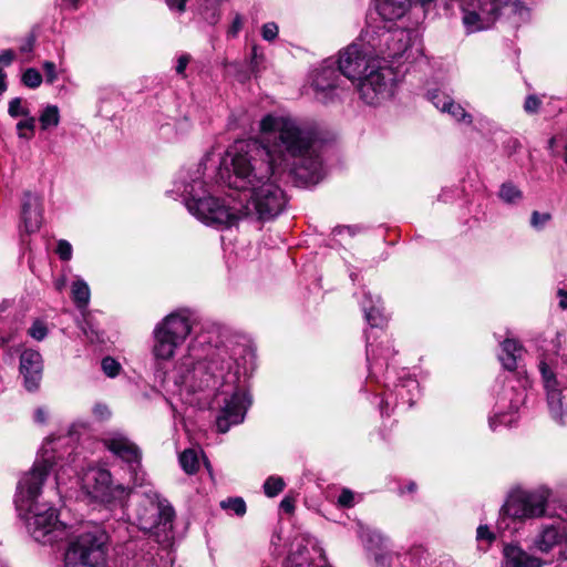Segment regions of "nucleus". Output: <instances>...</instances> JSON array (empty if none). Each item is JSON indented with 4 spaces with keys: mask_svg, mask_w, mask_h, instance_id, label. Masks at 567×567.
I'll return each instance as SVG.
<instances>
[{
    "mask_svg": "<svg viewBox=\"0 0 567 567\" xmlns=\"http://www.w3.org/2000/svg\"><path fill=\"white\" fill-rule=\"evenodd\" d=\"M259 130L272 140L236 142L220 163L218 178L229 188L249 192L246 213H282L288 199L268 182L288 174L299 185H317L326 176L323 143L316 128L291 116L268 114Z\"/></svg>",
    "mask_w": 567,
    "mask_h": 567,
    "instance_id": "1",
    "label": "nucleus"
},
{
    "mask_svg": "<svg viewBox=\"0 0 567 567\" xmlns=\"http://www.w3.org/2000/svg\"><path fill=\"white\" fill-rule=\"evenodd\" d=\"M244 352V346L225 329L210 326L196 333L172 371L182 400L189 405H202L218 391L231 393L216 416L219 433L243 423L251 403L241 385Z\"/></svg>",
    "mask_w": 567,
    "mask_h": 567,
    "instance_id": "2",
    "label": "nucleus"
},
{
    "mask_svg": "<svg viewBox=\"0 0 567 567\" xmlns=\"http://www.w3.org/2000/svg\"><path fill=\"white\" fill-rule=\"evenodd\" d=\"M68 437H51L47 440L41 454L35 460L32 468L20 478L14 496V504L19 516L25 522L27 529L31 537L43 545L53 544L69 537L68 527L59 520L58 512L48 503H40L41 488L51 471L55 472L56 488L65 484L68 472L75 474V470L68 462L64 455L71 457V451H60Z\"/></svg>",
    "mask_w": 567,
    "mask_h": 567,
    "instance_id": "3",
    "label": "nucleus"
},
{
    "mask_svg": "<svg viewBox=\"0 0 567 567\" xmlns=\"http://www.w3.org/2000/svg\"><path fill=\"white\" fill-rule=\"evenodd\" d=\"M195 322V315L189 309H179L155 324L151 353L157 370L174 358L176 350L190 334Z\"/></svg>",
    "mask_w": 567,
    "mask_h": 567,
    "instance_id": "4",
    "label": "nucleus"
},
{
    "mask_svg": "<svg viewBox=\"0 0 567 567\" xmlns=\"http://www.w3.org/2000/svg\"><path fill=\"white\" fill-rule=\"evenodd\" d=\"M209 154H206L193 173L181 178L169 193L182 197L186 209L189 213H241L230 205V197H220L212 194L206 187L202 177L205 174L206 162Z\"/></svg>",
    "mask_w": 567,
    "mask_h": 567,
    "instance_id": "5",
    "label": "nucleus"
},
{
    "mask_svg": "<svg viewBox=\"0 0 567 567\" xmlns=\"http://www.w3.org/2000/svg\"><path fill=\"white\" fill-rule=\"evenodd\" d=\"M363 39L368 42L370 51L374 52L384 65L400 64L413 56L416 33L410 29H391L384 24H377L363 31Z\"/></svg>",
    "mask_w": 567,
    "mask_h": 567,
    "instance_id": "6",
    "label": "nucleus"
},
{
    "mask_svg": "<svg viewBox=\"0 0 567 567\" xmlns=\"http://www.w3.org/2000/svg\"><path fill=\"white\" fill-rule=\"evenodd\" d=\"M460 9L466 33L491 28L503 9L517 16L518 21H524L528 17V9L520 0H461Z\"/></svg>",
    "mask_w": 567,
    "mask_h": 567,
    "instance_id": "7",
    "label": "nucleus"
},
{
    "mask_svg": "<svg viewBox=\"0 0 567 567\" xmlns=\"http://www.w3.org/2000/svg\"><path fill=\"white\" fill-rule=\"evenodd\" d=\"M551 494V489L545 485L533 489L514 491L499 511V527H503L502 524L506 518L526 522L546 516Z\"/></svg>",
    "mask_w": 567,
    "mask_h": 567,
    "instance_id": "8",
    "label": "nucleus"
},
{
    "mask_svg": "<svg viewBox=\"0 0 567 567\" xmlns=\"http://www.w3.org/2000/svg\"><path fill=\"white\" fill-rule=\"evenodd\" d=\"M174 515L171 504L152 493L137 505L135 522L140 529L153 534L157 542H165L172 532Z\"/></svg>",
    "mask_w": 567,
    "mask_h": 567,
    "instance_id": "9",
    "label": "nucleus"
},
{
    "mask_svg": "<svg viewBox=\"0 0 567 567\" xmlns=\"http://www.w3.org/2000/svg\"><path fill=\"white\" fill-rule=\"evenodd\" d=\"M105 535L84 530L74 536L64 554V567H107Z\"/></svg>",
    "mask_w": 567,
    "mask_h": 567,
    "instance_id": "10",
    "label": "nucleus"
},
{
    "mask_svg": "<svg viewBox=\"0 0 567 567\" xmlns=\"http://www.w3.org/2000/svg\"><path fill=\"white\" fill-rule=\"evenodd\" d=\"M395 74L392 68L381 62L357 81L361 100L368 105H379L393 95Z\"/></svg>",
    "mask_w": 567,
    "mask_h": 567,
    "instance_id": "11",
    "label": "nucleus"
},
{
    "mask_svg": "<svg viewBox=\"0 0 567 567\" xmlns=\"http://www.w3.org/2000/svg\"><path fill=\"white\" fill-rule=\"evenodd\" d=\"M380 63L374 52L368 48V42L363 39V32L360 39L340 52L338 65L341 74L353 83L367 74L372 68Z\"/></svg>",
    "mask_w": 567,
    "mask_h": 567,
    "instance_id": "12",
    "label": "nucleus"
},
{
    "mask_svg": "<svg viewBox=\"0 0 567 567\" xmlns=\"http://www.w3.org/2000/svg\"><path fill=\"white\" fill-rule=\"evenodd\" d=\"M79 481L90 497L102 503H110L125 492L122 485L113 484L110 471L99 466H89L79 476Z\"/></svg>",
    "mask_w": 567,
    "mask_h": 567,
    "instance_id": "13",
    "label": "nucleus"
},
{
    "mask_svg": "<svg viewBox=\"0 0 567 567\" xmlns=\"http://www.w3.org/2000/svg\"><path fill=\"white\" fill-rule=\"evenodd\" d=\"M526 390L524 386L515 388L513 385L504 386L498 395L494 413L488 417V425L492 431L499 426H512L517 422V412L525 403Z\"/></svg>",
    "mask_w": 567,
    "mask_h": 567,
    "instance_id": "14",
    "label": "nucleus"
},
{
    "mask_svg": "<svg viewBox=\"0 0 567 567\" xmlns=\"http://www.w3.org/2000/svg\"><path fill=\"white\" fill-rule=\"evenodd\" d=\"M544 388L547 395V404L551 419L560 424L567 423V402L563 390L559 388L558 381L549 367L542 362L539 364Z\"/></svg>",
    "mask_w": 567,
    "mask_h": 567,
    "instance_id": "15",
    "label": "nucleus"
},
{
    "mask_svg": "<svg viewBox=\"0 0 567 567\" xmlns=\"http://www.w3.org/2000/svg\"><path fill=\"white\" fill-rule=\"evenodd\" d=\"M324 563L322 549L317 546L316 542L301 537L296 538L292 543L285 567H320Z\"/></svg>",
    "mask_w": 567,
    "mask_h": 567,
    "instance_id": "16",
    "label": "nucleus"
},
{
    "mask_svg": "<svg viewBox=\"0 0 567 567\" xmlns=\"http://www.w3.org/2000/svg\"><path fill=\"white\" fill-rule=\"evenodd\" d=\"M102 443L113 455L130 466L134 467L140 464L142 457L140 447L123 432H105L102 436Z\"/></svg>",
    "mask_w": 567,
    "mask_h": 567,
    "instance_id": "17",
    "label": "nucleus"
},
{
    "mask_svg": "<svg viewBox=\"0 0 567 567\" xmlns=\"http://www.w3.org/2000/svg\"><path fill=\"white\" fill-rule=\"evenodd\" d=\"M341 72L334 68L333 62H324L322 66L316 70L312 79V86L316 91V99L322 103H328L334 99L336 91L340 87Z\"/></svg>",
    "mask_w": 567,
    "mask_h": 567,
    "instance_id": "18",
    "label": "nucleus"
},
{
    "mask_svg": "<svg viewBox=\"0 0 567 567\" xmlns=\"http://www.w3.org/2000/svg\"><path fill=\"white\" fill-rule=\"evenodd\" d=\"M385 381V386L389 392L381 402L380 409L382 413L384 412L385 406L388 408L392 404H396L398 401H401L403 404H408L409 406L413 405L420 392L419 382L414 378L405 375L401 377L399 379V383L393 384V391L390 390L391 378L389 375V371H386Z\"/></svg>",
    "mask_w": 567,
    "mask_h": 567,
    "instance_id": "19",
    "label": "nucleus"
},
{
    "mask_svg": "<svg viewBox=\"0 0 567 567\" xmlns=\"http://www.w3.org/2000/svg\"><path fill=\"white\" fill-rule=\"evenodd\" d=\"M19 370L23 377L25 389L30 392L38 390L43 372V360L40 352L34 349H24L20 354Z\"/></svg>",
    "mask_w": 567,
    "mask_h": 567,
    "instance_id": "20",
    "label": "nucleus"
},
{
    "mask_svg": "<svg viewBox=\"0 0 567 567\" xmlns=\"http://www.w3.org/2000/svg\"><path fill=\"white\" fill-rule=\"evenodd\" d=\"M501 567H543L542 558L526 551L517 544H505Z\"/></svg>",
    "mask_w": 567,
    "mask_h": 567,
    "instance_id": "21",
    "label": "nucleus"
},
{
    "mask_svg": "<svg viewBox=\"0 0 567 567\" xmlns=\"http://www.w3.org/2000/svg\"><path fill=\"white\" fill-rule=\"evenodd\" d=\"M411 0H375V9L384 21L403 18L410 10Z\"/></svg>",
    "mask_w": 567,
    "mask_h": 567,
    "instance_id": "22",
    "label": "nucleus"
},
{
    "mask_svg": "<svg viewBox=\"0 0 567 567\" xmlns=\"http://www.w3.org/2000/svg\"><path fill=\"white\" fill-rule=\"evenodd\" d=\"M370 337H367V359L370 364V375L375 374L378 369L383 367L382 361H388L394 354V350L390 344V341L381 343L374 347L370 341Z\"/></svg>",
    "mask_w": 567,
    "mask_h": 567,
    "instance_id": "23",
    "label": "nucleus"
},
{
    "mask_svg": "<svg viewBox=\"0 0 567 567\" xmlns=\"http://www.w3.org/2000/svg\"><path fill=\"white\" fill-rule=\"evenodd\" d=\"M524 352V348L515 339H506L502 342L499 360L505 369L514 371L518 368V361Z\"/></svg>",
    "mask_w": 567,
    "mask_h": 567,
    "instance_id": "24",
    "label": "nucleus"
},
{
    "mask_svg": "<svg viewBox=\"0 0 567 567\" xmlns=\"http://www.w3.org/2000/svg\"><path fill=\"white\" fill-rule=\"evenodd\" d=\"M361 306L365 320L372 328L383 326L385 318L382 315L381 301L378 296L373 298L370 293H364V299L362 300Z\"/></svg>",
    "mask_w": 567,
    "mask_h": 567,
    "instance_id": "25",
    "label": "nucleus"
},
{
    "mask_svg": "<svg viewBox=\"0 0 567 567\" xmlns=\"http://www.w3.org/2000/svg\"><path fill=\"white\" fill-rule=\"evenodd\" d=\"M197 220L206 227L224 230L238 224L240 215H195Z\"/></svg>",
    "mask_w": 567,
    "mask_h": 567,
    "instance_id": "26",
    "label": "nucleus"
},
{
    "mask_svg": "<svg viewBox=\"0 0 567 567\" xmlns=\"http://www.w3.org/2000/svg\"><path fill=\"white\" fill-rule=\"evenodd\" d=\"M72 299L81 312H86L90 302L91 291L89 285L81 278H76L71 286Z\"/></svg>",
    "mask_w": 567,
    "mask_h": 567,
    "instance_id": "27",
    "label": "nucleus"
},
{
    "mask_svg": "<svg viewBox=\"0 0 567 567\" xmlns=\"http://www.w3.org/2000/svg\"><path fill=\"white\" fill-rule=\"evenodd\" d=\"M126 567H161L155 558V554L148 549L141 548L128 557Z\"/></svg>",
    "mask_w": 567,
    "mask_h": 567,
    "instance_id": "28",
    "label": "nucleus"
},
{
    "mask_svg": "<svg viewBox=\"0 0 567 567\" xmlns=\"http://www.w3.org/2000/svg\"><path fill=\"white\" fill-rule=\"evenodd\" d=\"M40 127L42 131L54 128L60 123V111L56 105H47L39 116Z\"/></svg>",
    "mask_w": 567,
    "mask_h": 567,
    "instance_id": "29",
    "label": "nucleus"
},
{
    "mask_svg": "<svg viewBox=\"0 0 567 567\" xmlns=\"http://www.w3.org/2000/svg\"><path fill=\"white\" fill-rule=\"evenodd\" d=\"M498 197L505 203L516 204L523 199V193L512 182H505L499 187Z\"/></svg>",
    "mask_w": 567,
    "mask_h": 567,
    "instance_id": "30",
    "label": "nucleus"
},
{
    "mask_svg": "<svg viewBox=\"0 0 567 567\" xmlns=\"http://www.w3.org/2000/svg\"><path fill=\"white\" fill-rule=\"evenodd\" d=\"M81 315H82V320L79 321V327L81 328V330L83 331L85 337L91 342L102 341V336H101L99 329L95 328L93 326V323L91 322L90 313L86 311V312H81Z\"/></svg>",
    "mask_w": 567,
    "mask_h": 567,
    "instance_id": "31",
    "label": "nucleus"
},
{
    "mask_svg": "<svg viewBox=\"0 0 567 567\" xmlns=\"http://www.w3.org/2000/svg\"><path fill=\"white\" fill-rule=\"evenodd\" d=\"M179 464L187 474L196 473L199 466L197 453L194 450H185L179 455Z\"/></svg>",
    "mask_w": 567,
    "mask_h": 567,
    "instance_id": "32",
    "label": "nucleus"
},
{
    "mask_svg": "<svg viewBox=\"0 0 567 567\" xmlns=\"http://www.w3.org/2000/svg\"><path fill=\"white\" fill-rule=\"evenodd\" d=\"M17 134L19 138L30 141L34 135L35 118L33 116H27L17 123Z\"/></svg>",
    "mask_w": 567,
    "mask_h": 567,
    "instance_id": "33",
    "label": "nucleus"
},
{
    "mask_svg": "<svg viewBox=\"0 0 567 567\" xmlns=\"http://www.w3.org/2000/svg\"><path fill=\"white\" fill-rule=\"evenodd\" d=\"M445 113H449L452 117H454L457 122H463L466 124H471L473 118L472 115L468 114L461 104L455 103L452 99L447 104H444Z\"/></svg>",
    "mask_w": 567,
    "mask_h": 567,
    "instance_id": "34",
    "label": "nucleus"
},
{
    "mask_svg": "<svg viewBox=\"0 0 567 567\" xmlns=\"http://www.w3.org/2000/svg\"><path fill=\"white\" fill-rule=\"evenodd\" d=\"M230 128H240L243 131H250L254 126V118L245 111L233 114L229 118Z\"/></svg>",
    "mask_w": 567,
    "mask_h": 567,
    "instance_id": "35",
    "label": "nucleus"
},
{
    "mask_svg": "<svg viewBox=\"0 0 567 567\" xmlns=\"http://www.w3.org/2000/svg\"><path fill=\"white\" fill-rule=\"evenodd\" d=\"M220 507L225 511L233 512L237 516L246 513V503L241 497H229L220 502Z\"/></svg>",
    "mask_w": 567,
    "mask_h": 567,
    "instance_id": "36",
    "label": "nucleus"
},
{
    "mask_svg": "<svg viewBox=\"0 0 567 567\" xmlns=\"http://www.w3.org/2000/svg\"><path fill=\"white\" fill-rule=\"evenodd\" d=\"M21 205H22V213H32V212H37V210H42L43 209L39 196L33 194V193H31V192H25L23 194V198H22V204Z\"/></svg>",
    "mask_w": 567,
    "mask_h": 567,
    "instance_id": "37",
    "label": "nucleus"
},
{
    "mask_svg": "<svg viewBox=\"0 0 567 567\" xmlns=\"http://www.w3.org/2000/svg\"><path fill=\"white\" fill-rule=\"evenodd\" d=\"M285 487V482L279 476H270L264 484L265 494L269 497L277 496Z\"/></svg>",
    "mask_w": 567,
    "mask_h": 567,
    "instance_id": "38",
    "label": "nucleus"
},
{
    "mask_svg": "<svg viewBox=\"0 0 567 567\" xmlns=\"http://www.w3.org/2000/svg\"><path fill=\"white\" fill-rule=\"evenodd\" d=\"M21 81L27 87L37 89L42 83V75L37 69L29 68L23 72Z\"/></svg>",
    "mask_w": 567,
    "mask_h": 567,
    "instance_id": "39",
    "label": "nucleus"
},
{
    "mask_svg": "<svg viewBox=\"0 0 567 567\" xmlns=\"http://www.w3.org/2000/svg\"><path fill=\"white\" fill-rule=\"evenodd\" d=\"M359 498L360 496L357 495L353 491L344 487L341 489L338 496L337 505L342 508H351L357 504Z\"/></svg>",
    "mask_w": 567,
    "mask_h": 567,
    "instance_id": "40",
    "label": "nucleus"
},
{
    "mask_svg": "<svg viewBox=\"0 0 567 567\" xmlns=\"http://www.w3.org/2000/svg\"><path fill=\"white\" fill-rule=\"evenodd\" d=\"M8 114L11 117H19V116L27 117V116H30V111L24 105L23 100L21 97H14L9 102Z\"/></svg>",
    "mask_w": 567,
    "mask_h": 567,
    "instance_id": "41",
    "label": "nucleus"
},
{
    "mask_svg": "<svg viewBox=\"0 0 567 567\" xmlns=\"http://www.w3.org/2000/svg\"><path fill=\"white\" fill-rule=\"evenodd\" d=\"M28 334L37 341H42L48 336V327L42 320H34L28 329Z\"/></svg>",
    "mask_w": 567,
    "mask_h": 567,
    "instance_id": "42",
    "label": "nucleus"
},
{
    "mask_svg": "<svg viewBox=\"0 0 567 567\" xmlns=\"http://www.w3.org/2000/svg\"><path fill=\"white\" fill-rule=\"evenodd\" d=\"M42 225V215H25L23 219V229L27 234H33Z\"/></svg>",
    "mask_w": 567,
    "mask_h": 567,
    "instance_id": "43",
    "label": "nucleus"
},
{
    "mask_svg": "<svg viewBox=\"0 0 567 567\" xmlns=\"http://www.w3.org/2000/svg\"><path fill=\"white\" fill-rule=\"evenodd\" d=\"M101 367L103 372L110 378L116 377L121 370V364L111 357L104 358L102 360Z\"/></svg>",
    "mask_w": 567,
    "mask_h": 567,
    "instance_id": "44",
    "label": "nucleus"
},
{
    "mask_svg": "<svg viewBox=\"0 0 567 567\" xmlns=\"http://www.w3.org/2000/svg\"><path fill=\"white\" fill-rule=\"evenodd\" d=\"M374 567H391L392 555L390 551L379 548L373 551Z\"/></svg>",
    "mask_w": 567,
    "mask_h": 567,
    "instance_id": "45",
    "label": "nucleus"
},
{
    "mask_svg": "<svg viewBox=\"0 0 567 567\" xmlns=\"http://www.w3.org/2000/svg\"><path fill=\"white\" fill-rule=\"evenodd\" d=\"M264 63V55L262 53L258 52V48L255 45L251 50L250 61L248 63V66L250 69V72L254 73L256 76L261 71V64Z\"/></svg>",
    "mask_w": 567,
    "mask_h": 567,
    "instance_id": "46",
    "label": "nucleus"
},
{
    "mask_svg": "<svg viewBox=\"0 0 567 567\" xmlns=\"http://www.w3.org/2000/svg\"><path fill=\"white\" fill-rule=\"evenodd\" d=\"M231 71L234 72L237 80L241 83L248 81L254 73L250 72V69L248 65H243L240 63H231L230 65Z\"/></svg>",
    "mask_w": 567,
    "mask_h": 567,
    "instance_id": "47",
    "label": "nucleus"
},
{
    "mask_svg": "<svg viewBox=\"0 0 567 567\" xmlns=\"http://www.w3.org/2000/svg\"><path fill=\"white\" fill-rule=\"evenodd\" d=\"M429 99L433 103V105L442 112H444L446 107L444 106V104H447L451 101V97L449 95H445L444 93L437 90L429 92Z\"/></svg>",
    "mask_w": 567,
    "mask_h": 567,
    "instance_id": "48",
    "label": "nucleus"
},
{
    "mask_svg": "<svg viewBox=\"0 0 567 567\" xmlns=\"http://www.w3.org/2000/svg\"><path fill=\"white\" fill-rule=\"evenodd\" d=\"M55 251L61 260L69 261L72 258L73 248L68 240L60 239L58 241Z\"/></svg>",
    "mask_w": 567,
    "mask_h": 567,
    "instance_id": "49",
    "label": "nucleus"
},
{
    "mask_svg": "<svg viewBox=\"0 0 567 567\" xmlns=\"http://www.w3.org/2000/svg\"><path fill=\"white\" fill-rule=\"evenodd\" d=\"M476 539L491 545L495 540V534L491 532L487 525H480L476 529Z\"/></svg>",
    "mask_w": 567,
    "mask_h": 567,
    "instance_id": "50",
    "label": "nucleus"
},
{
    "mask_svg": "<svg viewBox=\"0 0 567 567\" xmlns=\"http://www.w3.org/2000/svg\"><path fill=\"white\" fill-rule=\"evenodd\" d=\"M542 100L537 95H528L524 103V110L527 113L534 114L539 111Z\"/></svg>",
    "mask_w": 567,
    "mask_h": 567,
    "instance_id": "51",
    "label": "nucleus"
},
{
    "mask_svg": "<svg viewBox=\"0 0 567 567\" xmlns=\"http://www.w3.org/2000/svg\"><path fill=\"white\" fill-rule=\"evenodd\" d=\"M261 35L266 41L275 40L278 35V25L275 22L265 23L261 29Z\"/></svg>",
    "mask_w": 567,
    "mask_h": 567,
    "instance_id": "52",
    "label": "nucleus"
},
{
    "mask_svg": "<svg viewBox=\"0 0 567 567\" xmlns=\"http://www.w3.org/2000/svg\"><path fill=\"white\" fill-rule=\"evenodd\" d=\"M551 215H532L529 224L535 230H542L550 220Z\"/></svg>",
    "mask_w": 567,
    "mask_h": 567,
    "instance_id": "53",
    "label": "nucleus"
},
{
    "mask_svg": "<svg viewBox=\"0 0 567 567\" xmlns=\"http://www.w3.org/2000/svg\"><path fill=\"white\" fill-rule=\"evenodd\" d=\"M243 24H244L243 17L237 13L231 22V25L228 29V32H227L228 37L236 38L238 35L239 31L241 30Z\"/></svg>",
    "mask_w": 567,
    "mask_h": 567,
    "instance_id": "54",
    "label": "nucleus"
},
{
    "mask_svg": "<svg viewBox=\"0 0 567 567\" xmlns=\"http://www.w3.org/2000/svg\"><path fill=\"white\" fill-rule=\"evenodd\" d=\"M43 70L45 73L47 82L53 83L56 80V68L55 64L51 61H45L43 63Z\"/></svg>",
    "mask_w": 567,
    "mask_h": 567,
    "instance_id": "55",
    "label": "nucleus"
},
{
    "mask_svg": "<svg viewBox=\"0 0 567 567\" xmlns=\"http://www.w3.org/2000/svg\"><path fill=\"white\" fill-rule=\"evenodd\" d=\"M93 414L99 419V420H105L107 417H110L111 415V411L110 409L107 408V405L103 404V403H96L94 406H93Z\"/></svg>",
    "mask_w": 567,
    "mask_h": 567,
    "instance_id": "56",
    "label": "nucleus"
},
{
    "mask_svg": "<svg viewBox=\"0 0 567 567\" xmlns=\"http://www.w3.org/2000/svg\"><path fill=\"white\" fill-rule=\"evenodd\" d=\"M189 55L188 54H182L178 59H177V64H176V73L179 74V75H183L185 76V70L189 63Z\"/></svg>",
    "mask_w": 567,
    "mask_h": 567,
    "instance_id": "57",
    "label": "nucleus"
},
{
    "mask_svg": "<svg viewBox=\"0 0 567 567\" xmlns=\"http://www.w3.org/2000/svg\"><path fill=\"white\" fill-rule=\"evenodd\" d=\"M14 59V53L12 50H3L0 53V68L9 66Z\"/></svg>",
    "mask_w": 567,
    "mask_h": 567,
    "instance_id": "58",
    "label": "nucleus"
},
{
    "mask_svg": "<svg viewBox=\"0 0 567 567\" xmlns=\"http://www.w3.org/2000/svg\"><path fill=\"white\" fill-rule=\"evenodd\" d=\"M187 0H166V3L171 10H175L179 13L185 11Z\"/></svg>",
    "mask_w": 567,
    "mask_h": 567,
    "instance_id": "59",
    "label": "nucleus"
},
{
    "mask_svg": "<svg viewBox=\"0 0 567 567\" xmlns=\"http://www.w3.org/2000/svg\"><path fill=\"white\" fill-rule=\"evenodd\" d=\"M47 411L42 408H39L34 412V421L37 423L43 424L47 420Z\"/></svg>",
    "mask_w": 567,
    "mask_h": 567,
    "instance_id": "60",
    "label": "nucleus"
},
{
    "mask_svg": "<svg viewBox=\"0 0 567 567\" xmlns=\"http://www.w3.org/2000/svg\"><path fill=\"white\" fill-rule=\"evenodd\" d=\"M33 45H34V38L29 37L27 39V41L20 47V51L23 53H29L33 50Z\"/></svg>",
    "mask_w": 567,
    "mask_h": 567,
    "instance_id": "61",
    "label": "nucleus"
},
{
    "mask_svg": "<svg viewBox=\"0 0 567 567\" xmlns=\"http://www.w3.org/2000/svg\"><path fill=\"white\" fill-rule=\"evenodd\" d=\"M557 296L559 297V307L561 309H567V291L559 289L557 291Z\"/></svg>",
    "mask_w": 567,
    "mask_h": 567,
    "instance_id": "62",
    "label": "nucleus"
},
{
    "mask_svg": "<svg viewBox=\"0 0 567 567\" xmlns=\"http://www.w3.org/2000/svg\"><path fill=\"white\" fill-rule=\"evenodd\" d=\"M7 90V73L0 68V95Z\"/></svg>",
    "mask_w": 567,
    "mask_h": 567,
    "instance_id": "63",
    "label": "nucleus"
},
{
    "mask_svg": "<svg viewBox=\"0 0 567 567\" xmlns=\"http://www.w3.org/2000/svg\"><path fill=\"white\" fill-rule=\"evenodd\" d=\"M281 508H284L286 512H291L293 509V504L290 499L285 498L280 503Z\"/></svg>",
    "mask_w": 567,
    "mask_h": 567,
    "instance_id": "64",
    "label": "nucleus"
}]
</instances>
